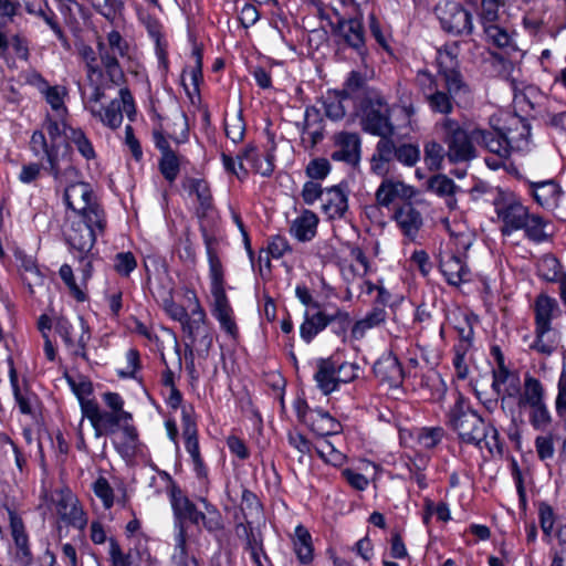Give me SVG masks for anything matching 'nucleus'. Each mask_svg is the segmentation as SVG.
Returning a JSON list of instances; mask_svg holds the SVG:
<instances>
[{
    "label": "nucleus",
    "mask_w": 566,
    "mask_h": 566,
    "mask_svg": "<svg viewBox=\"0 0 566 566\" xmlns=\"http://www.w3.org/2000/svg\"><path fill=\"white\" fill-rule=\"evenodd\" d=\"M167 478L169 480L167 495L172 511L174 533L189 534V524L198 527L201 523L203 530L217 538L224 531L223 516L218 506L208 500V494H205L198 499L205 509V512L200 511L171 475L167 474Z\"/></svg>",
    "instance_id": "f257e3e1"
},
{
    "label": "nucleus",
    "mask_w": 566,
    "mask_h": 566,
    "mask_svg": "<svg viewBox=\"0 0 566 566\" xmlns=\"http://www.w3.org/2000/svg\"><path fill=\"white\" fill-rule=\"evenodd\" d=\"M337 21H329L332 45L336 61H347L348 52L355 53L363 65L367 64L369 49L367 46L366 31L363 14L343 17L334 9Z\"/></svg>",
    "instance_id": "f03ea898"
},
{
    "label": "nucleus",
    "mask_w": 566,
    "mask_h": 566,
    "mask_svg": "<svg viewBox=\"0 0 566 566\" xmlns=\"http://www.w3.org/2000/svg\"><path fill=\"white\" fill-rule=\"evenodd\" d=\"M446 426L457 433L462 444L481 449V441L485 438V419L474 409L469 397L457 390L454 401L446 412Z\"/></svg>",
    "instance_id": "7ed1b4c3"
},
{
    "label": "nucleus",
    "mask_w": 566,
    "mask_h": 566,
    "mask_svg": "<svg viewBox=\"0 0 566 566\" xmlns=\"http://www.w3.org/2000/svg\"><path fill=\"white\" fill-rule=\"evenodd\" d=\"M60 119L50 113L44 116L41 128L34 129L29 140V150L36 155H48V159H57L62 163L71 161L73 148L67 138L69 128L73 126L67 122L66 116L59 115Z\"/></svg>",
    "instance_id": "20e7f679"
},
{
    "label": "nucleus",
    "mask_w": 566,
    "mask_h": 566,
    "mask_svg": "<svg viewBox=\"0 0 566 566\" xmlns=\"http://www.w3.org/2000/svg\"><path fill=\"white\" fill-rule=\"evenodd\" d=\"M512 417H517L520 422L528 423L536 431H546L552 426L553 418L546 403L544 385L528 373L525 374V394Z\"/></svg>",
    "instance_id": "39448f33"
},
{
    "label": "nucleus",
    "mask_w": 566,
    "mask_h": 566,
    "mask_svg": "<svg viewBox=\"0 0 566 566\" xmlns=\"http://www.w3.org/2000/svg\"><path fill=\"white\" fill-rule=\"evenodd\" d=\"M532 308L535 338L530 348L549 356L557 348V342L549 336V333L553 331V321L562 315V310L557 300L545 292L536 295Z\"/></svg>",
    "instance_id": "423d86ee"
},
{
    "label": "nucleus",
    "mask_w": 566,
    "mask_h": 566,
    "mask_svg": "<svg viewBox=\"0 0 566 566\" xmlns=\"http://www.w3.org/2000/svg\"><path fill=\"white\" fill-rule=\"evenodd\" d=\"M361 130L371 136L382 133L395 134L391 120V107L381 90H370L368 96H361L356 103Z\"/></svg>",
    "instance_id": "0eeeda50"
},
{
    "label": "nucleus",
    "mask_w": 566,
    "mask_h": 566,
    "mask_svg": "<svg viewBox=\"0 0 566 566\" xmlns=\"http://www.w3.org/2000/svg\"><path fill=\"white\" fill-rule=\"evenodd\" d=\"M292 408L298 423L306 427L316 438L326 439L343 431L342 422L328 410L310 406L304 390L296 394Z\"/></svg>",
    "instance_id": "6e6552de"
},
{
    "label": "nucleus",
    "mask_w": 566,
    "mask_h": 566,
    "mask_svg": "<svg viewBox=\"0 0 566 566\" xmlns=\"http://www.w3.org/2000/svg\"><path fill=\"white\" fill-rule=\"evenodd\" d=\"M480 324V317L471 310L453 314L452 327L457 332V342L452 347V365L459 379L468 378L470 369L467 356L474 346V327Z\"/></svg>",
    "instance_id": "1a4fd4ad"
},
{
    "label": "nucleus",
    "mask_w": 566,
    "mask_h": 566,
    "mask_svg": "<svg viewBox=\"0 0 566 566\" xmlns=\"http://www.w3.org/2000/svg\"><path fill=\"white\" fill-rule=\"evenodd\" d=\"M107 43L98 41L96 44L101 63L105 69L106 77L113 85L122 86L126 82L125 73L118 61V57L129 55L130 45L128 41L117 30H112L106 34Z\"/></svg>",
    "instance_id": "9d476101"
},
{
    "label": "nucleus",
    "mask_w": 566,
    "mask_h": 566,
    "mask_svg": "<svg viewBox=\"0 0 566 566\" xmlns=\"http://www.w3.org/2000/svg\"><path fill=\"white\" fill-rule=\"evenodd\" d=\"M441 30L452 36H470L473 34V17L461 3L443 0L433 10Z\"/></svg>",
    "instance_id": "9b49d317"
},
{
    "label": "nucleus",
    "mask_w": 566,
    "mask_h": 566,
    "mask_svg": "<svg viewBox=\"0 0 566 566\" xmlns=\"http://www.w3.org/2000/svg\"><path fill=\"white\" fill-rule=\"evenodd\" d=\"M444 142L448 145V159L451 163L467 161L475 157L471 130L461 127L457 119L446 117L442 122Z\"/></svg>",
    "instance_id": "f8f14e48"
},
{
    "label": "nucleus",
    "mask_w": 566,
    "mask_h": 566,
    "mask_svg": "<svg viewBox=\"0 0 566 566\" xmlns=\"http://www.w3.org/2000/svg\"><path fill=\"white\" fill-rule=\"evenodd\" d=\"M9 528L12 538L11 560L18 566H32L34 554L32 543L21 515L13 509L7 507Z\"/></svg>",
    "instance_id": "ddd939ff"
},
{
    "label": "nucleus",
    "mask_w": 566,
    "mask_h": 566,
    "mask_svg": "<svg viewBox=\"0 0 566 566\" xmlns=\"http://www.w3.org/2000/svg\"><path fill=\"white\" fill-rule=\"evenodd\" d=\"M436 64L438 75H440L444 82L446 92L453 95L454 98L465 96L471 93L470 87L460 71L459 60L455 54H452L448 50H439L437 52Z\"/></svg>",
    "instance_id": "4468645a"
},
{
    "label": "nucleus",
    "mask_w": 566,
    "mask_h": 566,
    "mask_svg": "<svg viewBox=\"0 0 566 566\" xmlns=\"http://www.w3.org/2000/svg\"><path fill=\"white\" fill-rule=\"evenodd\" d=\"M494 210L503 223L501 228L503 235H511L526 226L528 208L521 202L513 191H510L505 197H501Z\"/></svg>",
    "instance_id": "2eb2a0df"
},
{
    "label": "nucleus",
    "mask_w": 566,
    "mask_h": 566,
    "mask_svg": "<svg viewBox=\"0 0 566 566\" xmlns=\"http://www.w3.org/2000/svg\"><path fill=\"white\" fill-rule=\"evenodd\" d=\"M182 188L189 196H195L198 201L196 217L199 220V230L201 224L206 229L212 227L213 220L210 214L216 208L210 184L205 178L186 177L182 181Z\"/></svg>",
    "instance_id": "dca6fc26"
},
{
    "label": "nucleus",
    "mask_w": 566,
    "mask_h": 566,
    "mask_svg": "<svg viewBox=\"0 0 566 566\" xmlns=\"http://www.w3.org/2000/svg\"><path fill=\"white\" fill-rule=\"evenodd\" d=\"M373 374L380 386H386L389 390L402 387L406 371L392 350L384 352L373 365Z\"/></svg>",
    "instance_id": "f3484780"
},
{
    "label": "nucleus",
    "mask_w": 566,
    "mask_h": 566,
    "mask_svg": "<svg viewBox=\"0 0 566 566\" xmlns=\"http://www.w3.org/2000/svg\"><path fill=\"white\" fill-rule=\"evenodd\" d=\"M509 133H511V128L506 129L493 126L490 128L474 127L471 129V138L474 140V145L506 158L510 156L512 149Z\"/></svg>",
    "instance_id": "a211bd4d"
},
{
    "label": "nucleus",
    "mask_w": 566,
    "mask_h": 566,
    "mask_svg": "<svg viewBox=\"0 0 566 566\" xmlns=\"http://www.w3.org/2000/svg\"><path fill=\"white\" fill-rule=\"evenodd\" d=\"M31 154L38 159V161H29L21 166V170L17 177L21 184L33 185L42 177L43 174L52 177L54 180H59L64 176L62 161L56 158L53 160L48 159V155H36V153Z\"/></svg>",
    "instance_id": "6ab92c4d"
},
{
    "label": "nucleus",
    "mask_w": 566,
    "mask_h": 566,
    "mask_svg": "<svg viewBox=\"0 0 566 566\" xmlns=\"http://www.w3.org/2000/svg\"><path fill=\"white\" fill-rule=\"evenodd\" d=\"M333 142L337 149L331 154L332 160L352 166L360 161L361 139L357 133L342 130L334 135Z\"/></svg>",
    "instance_id": "aec40b11"
},
{
    "label": "nucleus",
    "mask_w": 566,
    "mask_h": 566,
    "mask_svg": "<svg viewBox=\"0 0 566 566\" xmlns=\"http://www.w3.org/2000/svg\"><path fill=\"white\" fill-rule=\"evenodd\" d=\"M402 201L398 203L392 212L391 219L396 222L398 229L409 241H415L420 229L423 226L421 212L411 201Z\"/></svg>",
    "instance_id": "412c9836"
},
{
    "label": "nucleus",
    "mask_w": 566,
    "mask_h": 566,
    "mask_svg": "<svg viewBox=\"0 0 566 566\" xmlns=\"http://www.w3.org/2000/svg\"><path fill=\"white\" fill-rule=\"evenodd\" d=\"M416 195L417 190L413 186L385 176L375 192V200L379 207L388 209L397 199L402 202L412 199Z\"/></svg>",
    "instance_id": "4be33fe9"
},
{
    "label": "nucleus",
    "mask_w": 566,
    "mask_h": 566,
    "mask_svg": "<svg viewBox=\"0 0 566 566\" xmlns=\"http://www.w3.org/2000/svg\"><path fill=\"white\" fill-rule=\"evenodd\" d=\"M0 36L7 44L8 57H6V66L9 70H17L18 63H29L31 57L30 41L21 32L9 34L3 24H0Z\"/></svg>",
    "instance_id": "5701e85b"
},
{
    "label": "nucleus",
    "mask_w": 566,
    "mask_h": 566,
    "mask_svg": "<svg viewBox=\"0 0 566 566\" xmlns=\"http://www.w3.org/2000/svg\"><path fill=\"white\" fill-rule=\"evenodd\" d=\"M200 233L205 243L208 265H209V277H210V290L224 287V271L222 262L219 258L217 245L219 244V240L217 235L210 231V229H206L201 224Z\"/></svg>",
    "instance_id": "b1692460"
},
{
    "label": "nucleus",
    "mask_w": 566,
    "mask_h": 566,
    "mask_svg": "<svg viewBox=\"0 0 566 566\" xmlns=\"http://www.w3.org/2000/svg\"><path fill=\"white\" fill-rule=\"evenodd\" d=\"M186 298L193 305L191 313L187 316V322H184L181 329L189 339L188 344L195 345L198 336L202 333V328L209 326L207 313L202 307L200 300L195 289H187L185 293Z\"/></svg>",
    "instance_id": "393cba45"
},
{
    "label": "nucleus",
    "mask_w": 566,
    "mask_h": 566,
    "mask_svg": "<svg viewBox=\"0 0 566 566\" xmlns=\"http://www.w3.org/2000/svg\"><path fill=\"white\" fill-rule=\"evenodd\" d=\"M526 184L528 186L527 192L538 206L546 210H553L558 206L564 192L562 186L555 179L526 180Z\"/></svg>",
    "instance_id": "a878e982"
},
{
    "label": "nucleus",
    "mask_w": 566,
    "mask_h": 566,
    "mask_svg": "<svg viewBox=\"0 0 566 566\" xmlns=\"http://www.w3.org/2000/svg\"><path fill=\"white\" fill-rule=\"evenodd\" d=\"M326 199L322 205L323 212L331 220H340L345 218L348 211V182L342 180L338 185L327 187Z\"/></svg>",
    "instance_id": "bb28decb"
},
{
    "label": "nucleus",
    "mask_w": 566,
    "mask_h": 566,
    "mask_svg": "<svg viewBox=\"0 0 566 566\" xmlns=\"http://www.w3.org/2000/svg\"><path fill=\"white\" fill-rule=\"evenodd\" d=\"M338 354H332L328 357H319L316 359V369L313 375V379L316 382V387L328 396L335 391H338L337 386V365Z\"/></svg>",
    "instance_id": "cd10ccee"
},
{
    "label": "nucleus",
    "mask_w": 566,
    "mask_h": 566,
    "mask_svg": "<svg viewBox=\"0 0 566 566\" xmlns=\"http://www.w3.org/2000/svg\"><path fill=\"white\" fill-rule=\"evenodd\" d=\"M29 82L44 96L45 102L51 106L52 111H54L56 115H69V109L64 102V98L67 95L65 86L50 85L48 80L39 72H35Z\"/></svg>",
    "instance_id": "c85d7f7f"
},
{
    "label": "nucleus",
    "mask_w": 566,
    "mask_h": 566,
    "mask_svg": "<svg viewBox=\"0 0 566 566\" xmlns=\"http://www.w3.org/2000/svg\"><path fill=\"white\" fill-rule=\"evenodd\" d=\"M394 134L382 133L378 135L375 153L370 158V170L373 174L385 177L389 172V163L396 159L397 146L392 139Z\"/></svg>",
    "instance_id": "c756f323"
},
{
    "label": "nucleus",
    "mask_w": 566,
    "mask_h": 566,
    "mask_svg": "<svg viewBox=\"0 0 566 566\" xmlns=\"http://www.w3.org/2000/svg\"><path fill=\"white\" fill-rule=\"evenodd\" d=\"M439 270L446 282L454 287L470 281V269L467 262L458 254L444 253L440 258Z\"/></svg>",
    "instance_id": "7c9ffc66"
},
{
    "label": "nucleus",
    "mask_w": 566,
    "mask_h": 566,
    "mask_svg": "<svg viewBox=\"0 0 566 566\" xmlns=\"http://www.w3.org/2000/svg\"><path fill=\"white\" fill-rule=\"evenodd\" d=\"M98 232L93 231L83 221H72L70 229L65 233V242L70 250L78 253H90L94 248Z\"/></svg>",
    "instance_id": "2f4dec72"
},
{
    "label": "nucleus",
    "mask_w": 566,
    "mask_h": 566,
    "mask_svg": "<svg viewBox=\"0 0 566 566\" xmlns=\"http://www.w3.org/2000/svg\"><path fill=\"white\" fill-rule=\"evenodd\" d=\"M328 310L319 307L305 308L303 322L300 325V337L305 344H311L322 332L326 329Z\"/></svg>",
    "instance_id": "473e14b6"
},
{
    "label": "nucleus",
    "mask_w": 566,
    "mask_h": 566,
    "mask_svg": "<svg viewBox=\"0 0 566 566\" xmlns=\"http://www.w3.org/2000/svg\"><path fill=\"white\" fill-rule=\"evenodd\" d=\"M181 429L184 446L190 459L199 455V430H198V416L193 405L185 406L181 410Z\"/></svg>",
    "instance_id": "72a5a7b5"
},
{
    "label": "nucleus",
    "mask_w": 566,
    "mask_h": 566,
    "mask_svg": "<svg viewBox=\"0 0 566 566\" xmlns=\"http://www.w3.org/2000/svg\"><path fill=\"white\" fill-rule=\"evenodd\" d=\"M370 90L379 88L369 85L367 76L364 73L352 70L347 73L342 88H339V94L343 98H348L356 104L361 96H368Z\"/></svg>",
    "instance_id": "f704fd0d"
},
{
    "label": "nucleus",
    "mask_w": 566,
    "mask_h": 566,
    "mask_svg": "<svg viewBox=\"0 0 566 566\" xmlns=\"http://www.w3.org/2000/svg\"><path fill=\"white\" fill-rule=\"evenodd\" d=\"M292 546L300 565L308 566L313 563L315 557L313 537L310 531L303 524H298L294 528Z\"/></svg>",
    "instance_id": "c9c22d12"
},
{
    "label": "nucleus",
    "mask_w": 566,
    "mask_h": 566,
    "mask_svg": "<svg viewBox=\"0 0 566 566\" xmlns=\"http://www.w3.org/2000/svg\"><path fill=\"white\" fill-rule=\"evenodd\" d=\"M525 394V379L523 384L518 374L503 384L501 387L500 403L506 417L514 415V409L520 405Z\"/></svg>",
    "instance_id": "e433bc0d"
},
{
    "label": "nucleus",
    "mask_w": 566,
    "mask_h": 566,
    "mask_svg": "<svg viewBox=\"0 0 566 566\" xmlns=\"http://www.w3.org/2000/svg\"><path fill=\"white\" fill-rule=\"evenodd\" d=\"M430 455L416 451L412 454H406L403 467L409 472V479L416 482L419 490L423 491L429 488L427 469L430 464Z\"/></svg>",
    "instance_id": "4c0bfd02"
},
{
    "label": "nucleus",
    "mask_w": 566,
    "mask_h": 566,
    "mask_svg": "<svg viewBox=\"0 0 566 566\" xmlns=\"http://www.w3.org/2000/svg\"><path fill=\"white\" fill-rule=\"evenodd\" d=\"M332 312L327 313L326 329L329 331L342 344L349 340V329L352 327L353 317L344 307L334 305Z\"/></svg>",
    "instance_id": "58836bf2"
},
{
    "label": "nucleus",
    "mask_w": 566,
    "mask_h": 566,
    "mask_svg": "<svg viewBox=\"0 0 566 566\" xmlns=\"http://www.w3.org/2000/svg\"><path fill=\"white\" fill-rule=\"evenodd\" d=\"M12 253L15 261L19 263V269L23 272L31 273L34 277V285L42 286L45 281V274L38 263V259L34 255L28 254L24 249L19 245L12 248ZM30 295L34 294L33 284L30 282L25 283Z\"/></svg>",
    "instance_id": "ea45409f"
},
{
    "label": "nucleus",
    "mask_w": 566,
    "mask_h": 566,
    "mask_svg": "<svg viewBox=\"0 0 566 566\" xmlns=\"http://www.w3.org/2000/svg\"><path fill=\"white\" fill-rule=\"evenodd\" d=\"M235 531L237 534L241 537L242 535L245 536L247 543H245V549L250 552L251 559L255 566H263L260 559V555L262 554L265 559L269 560V556L265 552L264 545H263V538L262 535L259 534V537L253 532L252 522L248 521L245 518V523L239 522L235 524Z\"/></svg>",
    "instance_id": "a19ab883"
},
{
    "label": "nucleus",
    "mask_w": 566,
    "mask_h": 566,
    "mask_svg": "<svg viewBox=\"0 0 566 566\" xmlns=\"http://www.w3.org/2000/svg\"><path fill=\"white\" fill-rule=\"evenodd\" d=\"M78 216L76 221H83L93 231L98 232L103 235L107 228V217L105 209L99 202H95L88 206H82L75 210H72Z\"/></svg>",
    "instance_id": "79ce46f5"
},
{
    "label": "nucleus",
    "mask_w": 566,
    "mask_h": 566,
    "mask_svg": "<svg viewBox=\"0 0 566 566\" xmlns=\"http://www.w3.org/2000/svg\"><path fill=\"white\" fill-rule=\"evenodd\" d=\"M75 198H80L83 201V206H88L98 202L94 198V191L92 189V186L85 181L72 182L69 186H66L63 193V202L66 209H77L75 206Z\"/></svg>",
    "instance_id": "37998d69"
},
{
    "label": "nucleus",
    "mask_w": 566,
    "mask_h": 566,
    "mask_svg": "<svg viewBox=\"0 0 566 566\" xmlns=\"http://www.w3.org/2000/svg\"><path fill=\"white\" fill-rule=\"evenodd\" d=\"M9 381H10V386L12 388V394H13L14 400L19 407L20 412L25 416L32 415L33 413L32 400H38V396L33 391H31L28 387L25 388V391L22 392L20 385H19L18 373H17L12 361H11L10 369H9Z\"/></svg>",
    "instance_id": "c03bdc74"
},
{
    "label": "nucleus",
    "mask_w": 566,
    "mask_h": 566,
    "mask_svg": "<svg viewBox=\"0 0 566 566\" xmlns=\"http://www.w3.org/2000/svg\"><path fill=\"white\" fill-rule=\"evenodd\" d=\"M318 217L311 210L304 212L295 219L291 227V233L300 241H311L317 230Z\"/></svg>",
    "instance_id": "a18cd8bd"
},
{
    "label": "nucleus",
    "mask_w": 566,
    "mask_h": 566,
    "mask_svg": "<svg viewBox=\"0 0 566 566\" xmlns=\"http://www.w3.org/2000/svg\"><path fill=\"white\" fill-rule=\"evenodd\" d=\"M64 143H70L71 147L74 146L77 153L87 161L97 157L93 143L81 127L73 126L69 128L67 138L64 139Z\"/></svg>",
    "instance_id": "49530a36"
},
{
    "label": "nucleus",
    "mask_w": 566,
    "mask_h": 566,
    "mask_svg": "<svg viewBox=\"0 0 566 566\" xmlns=\"http://www.w3.org/2000/svg\"><path fill=\"white\" fill-rule=\"evenodd\" d=\"M345 101L349 99L343 98L338 88H329L326 97L321 98L325 116L332 122L342 120L346 115Z\"/></svg>",
    "instance_id": "de8ad7c7"
},
{
    "label": "nucleus",
    "mask_w": 566,
    "mask_h": 566,
    "mask_svg": "<svg viewBox=\"0 0 566 566\" xmlns=\"http://www.w3.org/2000/svg\"><path fill=\"white\" fill-rule=\"evenodd\" d=\"M93 117L98 118L103 125L115 130L123 123V109L118 99H113L106 107L101 109L91 108Z\"/></svg>",
    "instance_id": "09e8293b"
},
{
    "label": "nucleus",
    "mask_w": 566,
    "mask_h": 566,
    "mask_svg": "<svg viewBox=\"0 0 566 566\" xmlns=\"http://www.w3.org/2000/svg\"><path fill=\"white\" fill-rule=\"evenodd\" d=\"M457 98L450 95L444 90H437L424 96V101L433 114H440L448 117L454 109V102Z\"/></svg>",
    "instance_id": "8fccbe9b"
},
{
    "label": "nucleus",
    "mask_w": 566,
    "mask_h": 566,
    "mask_svg": "<svg viewBox=\"0 0 566 566\" xmlns=\"http://www.w3.org/2000/svg\"><path fill=\"white\" fill-rule=\"evenodd\" d=\"M78 323L81 328V334L77 339L73 343V346L69 348V354L72 358H81L84 361L88 363L90 357L87 353V345L92 338V328L87 322V319L83 315H78Z\"/></svg>",
    "instance_id": "3c124183"
},
{
    "label": "nucleus",
    "mask_w": 566,
    "mask_h": 566,
    "mask_svg": "<svg viewBox=\"0 0 566 566\" xmlns=\"http://www.w3.org/2000/svg\"><path fill=\"white\" fill-rule=\"evenodd\" d=\"M446 436L447 431L441 426H424L417 430L416 442L426 450H433Z\"/></svg>",
    "instance_id": "603ef678"
},
{
    "label": "nucleus",
    "mask_w": 566,
    "mask_h": 566,
    "mask_svg": "<svg viewBox=\"0 0 566 566\" xmlns=\"http://www.w3.org/2000/svg\"><path fill=\"white\" fill-rule=\"evenodd\" d=\"M315 453L325 464L334 468L343 467L348 460L347 455L336 449L327 439H324L322 444L315 447Z\"/></svg>",
    "instance_id": "864d4df0"
},
{
    "label": "nucleus",
    "mask_w": 566,
    "mask_h": 566,
    "mask_svg": "<svg viewBox=\"0 0 566 566\" xmlns=\"http://www.w3.org/2000/svg\"><path fill=\"white\" fill-rule=\"evenodd\" d=\"M124 436V441L120 443L114 442L116 451L123 457H132L136 453L139 443V433L137 428L132 423H125L120 427Z\"/></svg>",
    "instance_id": "5fc2aeb1"
},
{
    "label": "nucleus",
    "mask_w": 566,
    "mask_h": 566,
    "mask_svg": "<svg viewBox=\"0 0 566 566\" xmlns=\"http://www.w3.org/2000/svg\"><path fill=\"white\" fill-rule=\"evenodd\" d=\"M511 190H505L500 187H493L489 182L479 180L474 184L471 189V195L473 199L483 198L484 201L490 202L496 207L497 200L501 197H505Z\"/></svg>",
    "instance_id": "6e6d98bb"
},
{
    "label": "nucleus",
    "mask_w": 566,
    "mask_h": 566,
    "mask_svg": "<svg viewBox=\"0 0 566 566\" xmlns=\"http://www.w3.org/2000/svg\"><path fill=\"white\" fill-rule=\"evenodd\" d=\"M547 221L539 214H532L528 212L526 226L522 228L525 232V237L535 242L542 243L547 241L548 235L545 233V227Z\"/></svg>",
    "instance_id": "4d7b16f0"
},
{
    "label": "nucleus",
    "mask_w": 566,
    "mask_h": 566,
    "mask_svg": "<svg viewBox=\"0 0 566 566\" xmlns=\"http://www.w3.org/2000/svg\"><path fill=\"white\" fill-rule=\"evenodd\" d=\"M125 357L127 361V368L117 369L116 375L119 379H134L140 382L143 378L138 376V374L143 369V364L139 350L135 347H132L126 352Z\"/></svg>",
    "instance_id": "13d9d810"
},
{
    "label": "nucleus",
    "mask_w": 566,
    "mask_h": 566,
    "mask_svg": "<svg viewBox=\"0 0 566 566\" xmlns=\"http://www.w3.org/2000/svg\"><path fill=\"white\" fill-rule=\"evenodd\" d=\"M59 275L65 286L69 290V294L77 302V303H84L88 300L87 293L80 287V285L76 283L73 269L70 264L64 263L59 269Z\"/></svg>",
    "instance_id": "bf43d9fd"
},
{
    "label": "nucleus",
    "mask_w": 566,
    "mask_h": 566,
    "mask_svg": "<svg viewBox=\"0 0 566 566\" xmlns=\"http://www.w3.org/2000/svg\"><path fill=\"white\" fill-rule=\"evenodd\" d=\"M180 157L176 151L164 154L158 160V169L163 178L169 184L176 181L180 172Z\"/></svg>",
    "instance_id": "052dcab7"
},
{
    "label": "nucleus",
    "mask_w": 566,
    "mask_h": 566,
    "mask_svg": "<svg viewBox=\"0 0 566 566\" xmlns=\"http://www.w3.org/2000/svg\"><path fill=\"white\" fill-rule=\"evenodd\" d=\"M537 512L539 526L543 532V541L548 543L552 538L554 525L557 520L556 513L553 506L545 501L538 503Z\"/></svg>",
    "instance_id": "680f3d73"
},
{
    "label": "nucleus",
    "mask_w": 566,
    "mask_h": 566,
    "mask_svg": "<svg viewBox=\"0 0 566 566\" xmlns=\"http://www.w3.org/2000/svg\"><path fill=\"white\" fill-rule=\"evenodd\" d=\"M213 302L211 304V315L214 318L234 315L226 287L211 289Z\"/></svg>",
    "instance_id": "e2e57ef3"
},
{
    "label": "nucleus",
    "mask_w": 566,
    "mask_h": 566,
    "mask_svg": "<svg viewBox=\"0 0 566 566\" xmlns=\"http://www.w3.org/2000/svg\"><path fill=\"white\" fill-rule=\"evenodd\" d=\"M177 254L179 260L186 264H196L197 251L196 245L191 238V231L186 228L181 235L178 238Z\"/></svg>",
    "instance_id": "0e129e2a"
},
{
    "label": "nucleus",
    "mask_w": 566,
    "mask_h": 566,
    "mask_svg": "<svg viewBox=\"0 0 566 566\" xmlns=\"http://www.w3.org/2000/svg\"><path fill=\"white\" fill-rule=\"evenodd\" d=\"M266 252L272 259L279 260L286 252H292L289 240L282 234H273L268 238L266 248L260 250L259 261H262V253Z\"/></svg>",
    "instance_id": "69168bd1"
},
{
    "label": "nucleus",
    "mask_w": 566,
    "mask_h": 566,
    "mask_svg": "<svg viewBox=\"0 0 566 566\" xmlns=\"http://www.w3.org/2000/svg\"><path fill=\"white\" fill-rule=\"evenodd\" d=\"M94 436H112L119 430L118 417L115 412L103 410L98 417V421L92 427Z\"/></svg>",
    "instance_id": "338daca9"
},
{
    "label": "nucleus",
    "mask_w": 566,
    "mask_h": 566,
    "mask_svg": "<svg viewBox=\"0 0 566 566\" xmlns=\"http://www.w3.org/2000/svg\"><path fill=\"white\" fill-rule=\"evenodd\" d=\"M332 171V164L325 157H315L305 167V175L312 181H322Z\"/></svg>",
    "instance_id": "774afa93"
}]
</instances>
